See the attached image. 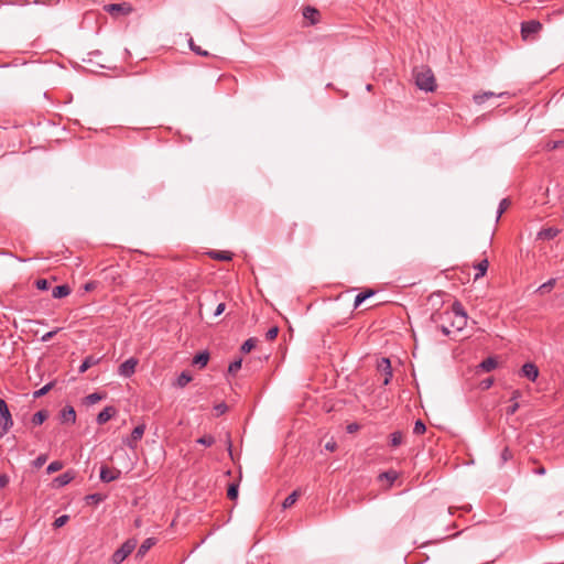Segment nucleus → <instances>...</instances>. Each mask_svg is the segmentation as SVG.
<instances>
[{
	"instance_id": "f257e3e1",
	"label": "nucleus",
	"mask_w": 564,
	"mask_h": 564,
	"mask_svg": "<svg viewBox=\"0 0 564 564\" xmlns=\"http://www.w3.org/2000/svg\"><path fill=\"white\" fill-rule=\"evenodd\" d=\"M443 317L452 322V327L462 330L467 324V314L459 302L452 305V311L442 314Z\"/></svg>"
},
{
	"instance_id": "f03ea898",
	"label": "nucleus",
	"mask_w": 564,
	"mask_h": 564,
	"mask_svg": "<svg viewBox=\"0 0 564 564\" xmlns=\"http://www.w3.org/2000/svg\"><path fill=\"white\" fill-rule=\"evenodd\" d=\"M415 84L421 90L433 91L436 88L435 77L430 68L422 67L415 72Z\"/></svg>"
},
{
	"instance_id": "7ed1b4c3",
	"label": "nucleus",
	"mask_w": 564,
	"mask_h": 564,
	"mask_svg": "<svg viewBox=\"0 0 564 564\" xmlns=\"http://www.w3.org/2000/svg\"><path fill=\"white\" fill-rule=\"evenodd\" d=\"M541 30L542 23L536 20H530L521 23V36L527 42L535 41Z\"/></svg>"
},
{
	"instance_id": "20e7f679",
	"label": "nucleus",
	"mask_w": 564,
	"mask_h": 564,
	"mask_svg": "<svg viewBox=\"0 0 564 564\" xmlns=\"http://www.w3.org/2000/svg\"><path fill=\"white\" fill-rule=\"evenodd\" d=\"M137 545V541L133 539H130L126 541L120 549H118L111 556V561L113 564H120L122 563L129 554L134 550Z\"/></svg>"
},
{
	"instance_id": "39448f33",
	"label": "nucleus",
	"mask_w": 564,
	"mask_h": 564,
	"mask_svg": "<svg viewBox=\"0 0 564 564\" xmlns=\"http://www.w3.org/2000/svg\"><path fill=\"white\" fill-rule=\"evenodd\" d=\"M105 10L112 15H128L132 12V7L130 3H111L105 6Z\"/></svg>"
},
{
	"instance_id": "423d86ee",
	"label": "nucleus",
	"mask_w": 564,
	"mask_h": 564,
	"mask_svg": "<svg viewBox=\"0 0 564 564\" xmlns=\"http://www.w3.org/2000/svg\"><path fill=\"white\" fill-rule=\"evenodd\" d=\"M137 366L138 359L131 357L119 366L118 373L121 377L130 378L135 372Z\"/></svg>"
},
{
	"instance_id": "0eeeda50",
	"label": "nucleus",
	"mask_w": 564,
	"mask_h": 564,
	"mask_svg": "<svg viewBox=\"0 0 564 564\" xmlns=\"http://www.w3.org/2000/svg\"><path fill=\"white\" fill-rule=\"evenodd\" d=\"M145 431V425L140 424L135 426L131 433V435L124 441V444L130 447L131 449H134L137 447L138 442L142 438Z\"/></svg>"
},
{
	"instance_id": "6e6552de",
	"label": "nucleus",
	"mask_w": 564,
	"mask_h": 564,
	"mask_svg": "<svg viewBox=\"0 0 564 564\" xmlns=\"http://www.w3.org/2000/svg\"><path fill=\"white\" fill-rule=\"evenodd\" d=\"M121 475V471L119 469H116V468H109L107 466H101L100 467V479L104 481V482H110V481H113V480H117Z\"/></svg>"
},
{
	"instance_id": "1a4fd4ad",
	"label": "nucleus",
	"mask_w": 564,
	"mask_h": 564,
	"mask_svg": "<svg viewBox=\"0 0 564 564\" xmlns=\"http://www.w3.org/2000/svg\"><path fill=\"white\" fill-rule=\"evenodd\" d=\"M521 375L531 381H535L539 376V369L534 364L525 362L521 368Z\"/></svg>"
},
{
	"instance_id": "9d476101",
	"label": "nucleus",
	"mask_w": 564,
	"mask_h": 564,
	"mask_svg": "<svg viewBox=\"0 0 564 564\" xmlns=\"http://www.w3.org/2000/svg\"><path fill=\"white\" fill-rule=\"evenodd\" d=\"M0 417H1V425H0V438H1L13 426V419H12V415H11L10 411H7Z\"/></svg>"
},
{
	"instance_id": "9b49d317",
	"label": "nucleus",
	"mask_w": 564,
	"mask_h": 564,
	"mask_svg": "<svg viewBox=\"0 0 564 564\" xmlns=\"http://www.w3.org/2000/svg\"><path fill=\"white\" fill-rule=\"evenodd\" d=\"M75 478L74 471H66L53 479V485L57 488L68 485Z\"/></svg>"
},
{
	"instance_id": "f8f14e48",
	"label": "nucleus",
	"mask_w": 564,
	"mask_h": 564,
	"mask_svg": "<svg viewBox=\"0 0 564 564\" xmlns=\"http://www.w3.org/2000/svg\"><path fill=\"white\" fill-rule=\"evenodd\" d=\"M303 17L310 21V24L314 25L319 21V11L308 6L303 9Z\"/></svg>"
},
{
	"instance_id": "ddd939ff",
	"label": "nucleus",
	"mask_w": 564,
	"mask_h": 564,
	"mask_svg": "<svg viewBox=\"0 0 564 564\" xmlns=\"http://www.w3.org/2000/svg\"><path fill=\"white\" fill-rule=\"evenodd\" d=\"M116 413L115 408L112 406H106L98 415H97V423L98 424H105L108 422Z\"/></svg>"
},
{
	"instance_id": "4468645a",
	"label": "nucleus",
	"mask_w": 564,
	"mask_h": 564,
	"mask_svg": "<svg viewBox=\"0 0 564 564\" xmlns=\"http://www.w3.org/2000/svg\"><path fill=\"white\" fill-rule=\"evenodd\" d=\"M558 232L560 230L554 227L544 228L538 232V239L551 240L554 239L558 235Z\"/></svg>"
},
{
	"instance_id": "2eb2a0df",
	"label": "nucleus",
	"mask_w": 564,
	"mask_h": 564,
	"mask_svg": "<svg viewBox=\"0 0 564 564\" xmlns=\"http://www.w3.org/2000/svg\"><path fill=\"white\" fill-rule=\"evenodd\" d=\"M62 421L74 424L76 421V412L73 406L68 405L61 412Z\"/></svg>"
},
{
	"instance_id": "dca6fc26",
	"label": "nucleus",
	"mask_w": 564,
	"mask_h": 564,
	"mask_svg": "<svg viewBox=\"0 0 564 564\" xmlns=\"http://www.w3.org/2000/svg\"><path fill=\"white\" fill-rule=\"evenodd\" d=\"M156 543V540L154 538H148L145 539L142 544L140 545L138 552H137V556L139 557H143L148 551L153 546L155 545Z\"/></svg>"
},
{
	"instance_id": "f3484780",
	"label": "nucleus",
	"mask_w": 564,
	"mask_h": 564,
	"mask_svg": "<svg viewBox=\"0 0 564 564\" xmlns=\"http://www.w3.org/2000/svg\"><path fill=\"white\" fill-rule=\"evenodd\" d=\"M507 95V93H501L499 95H496L495 93L492 91H485L482 94H476L474 95L473 99L474 101L477 104V105H481L484 104L487 99L491 98V97H495V96H498V97H502Z\"/></svg>"
},
{
	"instance_id": "a211bd4d",
	"label": "nucleus",
	"mask_w": 564,
	"mask_h": 564,
	"mask_svg": "<svg viewBox=\"0 0 564 564\" xmlns=\"http://www.w3.org/2000/svg\"><path fill=\"white\" fill-rule=\"evenodd\" d=\"M69 293H70L69 286L66 284H63V285H57L53 289L52 296L54 299H62V297L67 296Z\"/></svg>"
},
{
	"instance_id": "6ab92c4d",
	"label": "nucleus",
	"mask_w": 564,
	"mask_h": 564,
	"mask_svg": "<svg viewBox=\"0 0 564 564\" xmlns=\"http://www.w3.org/2000/svg\"><path fill=\"white\" fill-rule=\"evenodd\" d=\"M99 358H96L94 356H87L84 361L82 362L80 367H79V372L80 373H84L85 371H87L90 367L97 365L99 362Z\"/></svg>"
},
{
	"instance_id": "aec40b11",
	"label": "nucleus",
	"mask_w": 564,
	"mask_h": 564,
	"mask_svg": "<svg viewBox=\"0 0 564 564\" xmlns=\"http://www.w3.org/2000/svg\"><path fill=\"white\" fill-rule=\"evenodd\" d=\"M498 362H497V359L494 358V357H488L486 358L485 360H482L480 364H479V368L486 372H489L491 370H494L496 367H497Z\"/></svg>"
},
{
	"instance_id": "412c9836",
	"label": "nucleus",
	"mask_w": 564,
	"mask_h": 564,
	"mask_svg": "<svg viewBox=\"0 0 564 564\" xmlns=\"http://www.w3.org/2000/svg\"><path fill=\"white\" fill-rule=\"evenodd\" d=\"M208 254L210 256V258L220 260V261H229V260H231V257H232V254L228 251H218V250H213Z\"/></svg>"
},
{
	"instance_id": "4be33fe9",
	"label": "nucleus",
	"mask_w": 564,
	"mask_h": 564,
	"mask_svg": "<svg viewBox=\"0 0 564 564\" xmlns=\"http://www.w3.org/2000/svg\"><path fill=\"white\" fill-rule=\"evenodd\" d=\"M208 360L209 354L207 351H202L194 357L193 364L198 365L200 368H203L207 365Z\"/></svg>"
},
{
	"instance_id": "5701e85b",
	"label": "nucleus",
	"mask_w": 564,
	"mask_h": 564,
	"mask_svg": "<svg viewBox=\"0 0 564 564\" xmlns=\"http://www.w3.org/2000/svg\"><path fill=\"white\" fill-rule=\"evenodd\" d=\"M489 262L487 259L481 260L479 263L475 265V268L478 270V272L475 275V280H478L479 278L484 276L488 270Z\"/></svg>"
},
{
	"instance_id": "b1692460",
	"label": "nucleus",
	"mask_w": 564,
	"mask_h": 564,
	"mask_svg": "<svg viewBox=\"0 0 564 564\" xmlns=\"http://www.w3.org/2000/svg\"><path fill=\"white\" fill-rule=\"evenodd\" d=\"M192 381V376L187 371H183L176 379L175 386L178 388H184L187 383Z\"/></svg>"
},
{
	"instance_id": "393cba45",
	"label": "nucleus",
	"mask_w": 564,
	"mask_h": 564,
	"mask_svg": "<svg viewBox=\"0 0 564 564\" xmlns=\"http://www.w3.org/2000/svg\"><path fill=\"white\" fill-rule=\"evenodd\" d=\"M373 294H375V292L371 290H368L366 292H360L359 294H357L355 297V302H354L355 307H358L362 302H365L367 299H369Z\"/></svg>"
},
{
	"instance_id": "a878e982",
	"label": "nucleus",
	"mask_w": 564,
	"mask_h": 564,
	"mask_svg": "<svg viewBox=\"0 0 564 564\" xmlns=\"http://www.w3.org/2000/svg\"><path fill=\"white\" fill-rule=\"evenodd\" d=\"M47 416H48L47 411H45V410L37 411L32 416V423L34 425H41L47 419Z\"/></svg>"
},
{
	"instance_id": "bb28decb",
	"label": "nucleus",
	"mask_w": 564,
	"mask_h": 564,
	"mask_svg": "<svg viewBox=\"0 0 564 564\" xmlns=\"http://www.w3.org/2000/svg\"><path fill=\"white\" fill-rule=\"evenodd\" d=\"M299 498V492L294 490L292 494H290L283 501L282 507L283 509H288L292 507Z\"/></svg>"
},
{
	"instance_id": "cd10ccee",
	"label": "nucleus",
	"mask_w": 564,
	"mask_h": 564,
	"mask_svg": "<svg viewBox=\"0 0 564 564\" xmlns=\"http://www.w3.org/2000/svg\"><path fill=\"white\" fill-rule=\"evenodd\" d=\"M403 442V435L400 431L393 432L390 436L391 446L397 447Z\"/></svg>"
},
{
	"instance_id": "c85d7f7f",
	"label": "nucleus",
	"mask_w": 564,
	"mask_h": 564,
	"mask_svg": "<svg viewBox=\"0 0 564 564\" xmlns=\"http://www.w3.org/2000/svg\"><path fill=\"white\" fill-rule=\"evenodd\" d=\"M53 387H54V382L53 381L48 382L47 384H45L41 389L34 391L33 398L39 399V398L45 395Z\"/></svg>"
},
{
	"instance_id": "c756f323",
	"label": "nucleus",
	"mask_w": 564,
	"mask_h": 564,
	"mask_svg": "<svg viewBox=\"0 0 564 564\" xmlns=\"http://www.w3.org/2000/svg\"><path fill=\"white\" fill-rule=\"evenodd\" d=\"M188 44H189V47L193 52H195L197 55H200V56H208V52L203 50L200 46H197L193 39L191 37L189 41H188Z\"/></svg>"
},
{
	"instance_id": "7c9ffc66",
	"label": "nucleus",
	"mask_w": 564,
	"mask_h": 564,
	"mask_svg": "<svg viewBox=\"0 0 564 564\" xmlns=\"http://www.w3.org/2000/svg\"><path fill=\"white\" fill-rule=\"evenodd\" d=\"M555 282L556 280L555 279H550L549 281H546L545 283H543L541 286H539L538 291L540 293H546V292H550L553 286L555 285Z\"/></svg>"
},
{
	"instance_id": "2f4dec72",
	"label": "nucleus",
	"mask_w": 564,
	"mask_h": 564,
	"mask_svg": "<svg viewBox=\"0 0 564 564\" xmlns=\"http://www.w3.org/2000/svg\"><path fill=\"white\" fill-rule=\"evenodd\" d=\"M510 206V200L508 198L501 199L498 210H497V220L501 217V215L506 212V209Z\"/></svg>"
},
{
	"instance_id": "473e14b6",
	"label": "nucleus",
	"mask_w": 564,
	"mask_h": 564,
	"mask_svg": "<svg viewBox=\"0 0 564 564\" xmlns=\"http://www.w3.org/2000/svg\"><path fill=\"white\" fill-rule=\"evenodd\" d=\"M256 344H257V339H256V338H249V339H247V340L242 344V346H241V351H242V352H249V351H251V349H252V348H254Z\"/></svg>"
},
{
	"instance_id": "72a5a7b5",
	"label": "nucleus",
	"mask_w": 564,
	"mask_h": 564,
	"mask_svg": "<svg viewBox=\"0 0 564 564\" xmlns=\"http://www.w3.org/2000/svg\"><path fill=\"white\" fill-rule=\"evenodd\" d=\"M63 468V463L59 462V460H54L52 462L47 468H46V473L47 474H53V473H56L58 470H61Z\"/></svg>"
},
{
	"instance_id": "f704fd0d",
	"label": "nucleus",
	"mask_w": 564,
	"mask_h": 564,
	"mask_svg": "<svg viewBox=\"0 0 564 564\" xmlns=\"http://www.w3.org/2000/svg\"><path fill=\"white\" fill-rule=\"evenodd\" d=\"M196 442L204 446H212L215 443V437L212 435H204L199 437Z\"/></svg>"
},
{
	"instance_id": "c9c22d12",
	"label": "nucleus",
	"mask_w": 564,
	"mask_h": 564,
	"mask_svg": "<svg viewBox=\"0 0 564 564\" xmlns=\"http://www.w3.org/2000/svg\"><path fill=\"white\" fill-rule=\"evenodd\" d=\"M102 398H104V397H102L101 394L97 393V392H95V393H90V394H88V395L86 397V403H87V404H95V403H97V402L101 401V400H102Z\"/></svg>"
},
{
	"instance_id": "e433bc0d",
	"label": "nucleus",
	"mask_w": 564,
	"mask_h": 564,
	"mask_svg": "<svg viewBox=\"0 0 564 564\" xmlns=\"http://www.w3.org/2000/svg\"><path fill=\"white\" fill-rule=\"evenodd\" d=\"M227 496L231 500L237 499V497H238V485L237 484H231L228 487Z\"/></svg>"
},
{
	"instance_id": "4c0bfd02",
	"label": "nucleus",
	"mask_w": 564,
	"mask_h": 564,
	"mask_svg": "<svg viewBox=\"0 0 564 564\" xmlns=\"http://www.w3.org/2000/svg\"><path fill=\"white\" fill-rule=\"evenodd\" d=\"M68 516L66 514H63V516H59L58 518L55 519L53 525L54 528L58 529V528H62L63 525H65L68 521Z\"/></svg>"
},
{
	"instance_id": "58836bf2",
	"label": "nucleus",
	"mask_w": 564,
	"mask_h": 564,
	"mask_svg": "<svg viewBox=\"0 0 564 564\" xmlns=\"http://www.w3.org/2000/svg\"><path fill=\"white\" fill-rule=\"evenodd\" d=\"M35 285L41 291H46L50 289L51 283L46 279H39L35 282Z\"/></svg>"
},
{
	"instance_id": "ea45409f",
	"label": "nucleus",
	"mask_w": 564,
	"mask_h": 564,
	"mask_svg": "<svg viewBox=\"0 0 564 564\" xmlns=\"http://www.w3.org/2000/svg\"><path fill=\"white\" fill-rule=\"evenodd\" d=\"M425 430V424L421 420H417L414 424L413 433L420 435L423 434Z\"/></svg>"
},
{
	"instance_id": "a19ab883",
	"label": "nucleus",
	"mask_w": 564,
	"mask_h": 564,
	"mask_svg": "<svg viewBox=\"0 0 564 564\" xmlns=\"http://www.w3.org/2000/svg\"><path fill=\"white\" fill-rule=\"evenodd\" d=\"M241 364H242V360L241 359H238V360H235L232 361L229 367H228V371L230 373H236L238 370H240L241 368Z\"/></svg>"
},
{
	"instance_id": "79ce46f5",
	"label": "nucleus",
	"mask_w": 564,
	"mask_h": 564,
	"mask_svg": "<svg viewBox=\"0 0 564 564\" xmlns=\"http://www.w3.org/2000/svg\"><path fill=\"white\" fill-rule=\"evenodd\" d=\"M46 460L47 456L45 454H42L33 460V466L35 468H41L46 463Z\"/></svg>"
},
{
	"instance_id": "37998d69",
	"label": "nucleus",
	"mask_w": 564,
	"mask_h": 564,
	"mask_svg": "<svg viewBox=\"0 0 564 564\" xmlns=\"http://www.w3.org/2000/svg\"><path fill=\"white\" fill-rule=\"evenodd\" d=\"M278 334H279V327L273 326V327H271V328L265 333V338H267L268 340H273V339H275V338H276Z\"/></svg>"
},
{
	"instance_id": "c03bdc74",
	"label": "nucleus",
	"mask_w": 564,
	"mask_h": 564,
	"mask_svg": "<svg viewBox=\"0 0 564 564\" xmlns=\"http://www.w3.org/2000/svg\"><path fill=\"white\" fill-rule=\"evenodd\" d=\"M58 330H59V328H56V329H54V330H51V332L45 333V334L42 336L41 340H42L43 343H46V341L51 340V339H52V338H53V337L58 333Z\"/></svg>"
},
{
	"instance_id": "a18cd8bd",
	"label": "nucleus",
	"mask_w": 564,
	"mask_h": 564,
	"mask_svg": "<svg viewBox=\"0 0 564 564\" xmlns=\"http://www.w3.org/2000/svg\"><path fill=\"white\" fill-rule=\"evenodd\" d=\"M494 384V379L492 378H487V379H484L479 386L482 390H488L491 386Z\"/></svg>"
},
{
	"instance_id": "49530a36",
	"label": "nucleus",
	"mask_w": 564,
	"mask_h": 564,
	"mask_svg": "<svg viewBox=\"0 0 564 564\" xmlns=\"http://www.w3.org/2000/svg\"><path fill=\"white\" fill-rule=\"evenodd\" d=\"M380 478H386L390 482H393L397 479V474L394 471H387L380 475Z\"/></svg>"
},
{
	"instance_id": "de8ad7c7",
	"label": "nucleus",
	"mask_w": 564,
	"mask_h": 564,
	"mask_svg": "<svg viewBox=\"0 0 564 564\" xmlns=\"http://www.w3.org/2000/svg\"><path fill=\"white\" fill-rule=\"evenodd\" d=\"M519 406L520 405L518 402H512V404L507 409V414L508 415L514 414L518 411Z\"/></svg>"
},
{
	"instance_id": "09e8293b",
	"label": "nucleus",
	"mask_w": 564,
	"mask_h": 564,
	"mask_svg": "<svg viewBox=\"0 0 564 564\" xmlns=\"http://www.w3.org/2000/svg\"><path fill=\"white\" fill-rule=\"evenodd\" d=\"M9 476L7 474L0 475V488H4L9 484Z\"/></svg>"
},
{
	"instance_id": "8fccbe9b",
	"label": "nucleus",
	"mask_w": 564,
	"mask_h": 564,
	"mask_svg": "<svg viewBox=\"0 0 564 564\" xmlns=\"http://www.w3.org/2000/svg\"><path fill=\"white\" fill-rule=\"evenodd\" d=\"M225 308H226V304L219 303L214 312V316H219L220 314H223Z\"/></svg>"
},
{
	"instance_id": "3c124183",
	"label": "nucleus",
	"mask_w": 564,
	"mask_h": 564,
	"mask_svg": "<svg viewBox=\"0 0 564 564\" xmlns=\"http://www.w3.org/2000/svg\"><path fill=\"white\" fill-rule=\"evenodd\" d=\"M7 411H9V408L3 399H0V416L3 415Z\"/></svg>"
},
{
	"instance_id": "603ef678",
	"label": "nucleus",
	"mask_w": 564,
	"mask_h": 564,
	"mask_svg": "<svg viewBox=\"0 0 564 564\" xmlns=\"http://www.w3.org/2000/svg\"><path fill=\"white\" fill-rule=\"evenodd\" d=\"M215 410L218 414H224L227 411V405L225 403H219L215 406Z\"/></svg>"
},
{
	"instance_id": "864d4df0",
	"label": "nucleus",
	"mask_w": 564,
	"mask_h": 564,
	"mask_svg": "<svg viewBox=\"0 0 564 564\" xmlns=\"http://www.w3.org/2000/svg\"><path fill=\"white\" fill-rule=\"evenodd\" d=\"M337 447V444L335 441H329L325 444V449L329 451V452H334Z\"/></svg>"
},
{
	"instance_id": "5fc2aeb1",
	"label": "nucleus",
	"mask_w": 564,
	"mask_h": 564,
	"mask_svg": "<svg viewBox=\"0 0 564 564\" xmlns=\"http://www.w3.org/2000/svg\"><path fill=\"white\" fill-rule=\"evenodd\" d=\"M359 430V425L357 423H351L347 425L348 433H355Z\"/></svg>"
},
{
	"instance_id": "6e6d98bb",
	"label": "nucleus",
	"mask_w": 564,
	"mask_h": 564,
	"mask_svg": "<svg viewBox=\"0 0 564 564\" xmlns=\"http://www.w3.org/2000/svg\"><path fill=\"white\" fill-rule=\"evenodd\" d=\"M521 397L520 390H514L511 394L510 401L511 402H518L517 400Z\"/></svg>"
},
{
	"instance_id": "4d7b16f0",
	"label": "nucleus",
	"mask_w": 564,
	"mask_h": 564,
	"mask_svg": "<svg viewBox=\"0 0 564 564\" xmlns=\"http://www.w3.org/2000/svg\"><path fill=\"white\" fill-rule=\"evenodd\" d=\"M510 456H511L510 451L508 448H505L501 454L503 462L508 460L510 458Z\"/></svg>"
},
{
	"instance_id": "13d9d810",
	"label": "nucleus",
	"mask_w": 564,
	"mask_h": 564,
	"mask_svg": "<svg viewBox=\"0 0 564 564\" xmlns=\"http://www.w3.org/2000/svg\"><path fill=\"white\" fill-rule=\"evenodd\" d=\"M441 330L444 335H449L451 330H449V327L445 326V325H442L441 326Z\"/></svg>"
},
{
	"instance_id": "bf43d9fd",
	"label": "nucleus",
	"mask_w": 564,
	"mask_h": 564,
	"mask_svg": "<svg viewBox=\"0 0 564 564\" xmlns=\"http://www.w3.org/2000/svg\"><path fill=\"white\" fill-rule=\"evenodd\" d=\"M391 377H392V373H391V371L389 370V371L387 372V375H386V378H384V380H383V383H384V384H388V383H389V381H390V379H391Z\"/></svg>"
},
{
	"instance_id": "052dcab7",
	"label": "nucleus",
	"mask_w": 564,
	"mask_h": 564,
	"mask_svg": "<svg viewBox=\"0 0 564 564\" xmlns=\"http://www.w3.org/2000/svg\"><path fill=\"white\" fill-rule=\"evenodd\" d=\"M94 288H95V284H94L93 282L87 283V284L85 285V290H86V291H91Z\"/></svg>"
},
{
	"instance_id": "680f3d73",
	"label": "nucleus",
	"mask_w": 564,
	"mask_h": 564,
	"mask_svg": "<svg viewBox=\"0 0 564 564\" xmlns=\"http://www.w3.org/2000/svg\"><path fill=\"white\" fill-rule=\"evenodd\" d=\"M535 474H538V475H544V474H545V468H544V467L536 468V469H535Z\"/></svg>"
},
{
	"instance_id": "e2e57ef3",
	"label": "nucleus",
	"mask_w": 564,
	"mask_h": 564,
	"mask_svg": "<svg viewBox=\"0 0 564 564\" xmlns=\"http://www.w3.org/2000/svg\"><path fill=\"white\" fill-rule=\"evenodd\" d=\"M383 361L387 364V368L390 369V361H389V359H383Z\"/></svg>"
},
{
	"instance_id": "0e129e2a",
	"label": "nucleus",
	"mask_w": 564,
	"mask_h": 564,
	"mask_svg": "<svg viewBox=\"0 0 564 564\" xmlns=\"http://www.w3.org/2000/svg\"><path fill=\"white\" fill-rule=\"evenodd\" d=\"M89 498H91L93 500H96L97 499V495H91Z\"/></svg>"
},
{
	"instance_id": "69168bd1",
	"label": "nucleus",
	"mask_w": 564,
	"mask_h": 564,
	"mask_svg": "<svg viewBox=\"0 0 564 564\" xmlns=\"http://www.w3.org/2000/svg\"><path fill=\"white\" fill-rule=\"evenodd\" d=\"M367 90H371V85H367Z\"/></svg>"
}]
</instances>
